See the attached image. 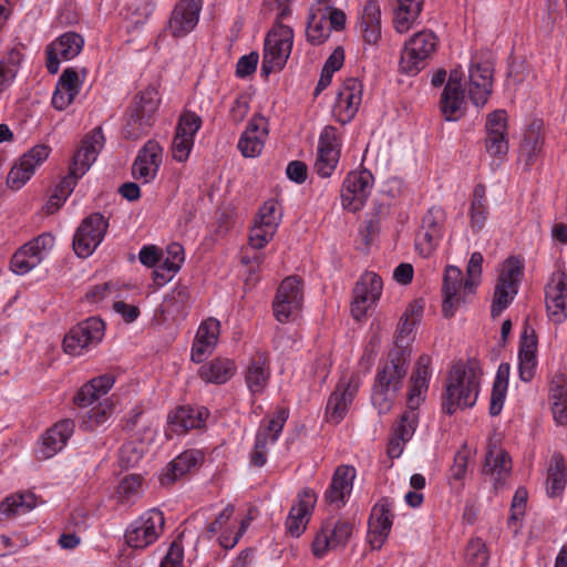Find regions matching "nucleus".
I'll use <instances>...</instances> for the list:
<instances>
[{"mask_svg":"<svg viewBox=\"0 0 567 567\" xmlns=\"http://www.w3.org/2000/svg\"><path fill=\"white\" fill-rule=\"evenodd\" d=\"M483 372L476 361L457 363L451 369L442 394V412L453 415L458 409L472 408L480 393Z\"/></svg>","mask_w":567,"mask_h":567,"instance_id":"obj_1","label":"nucleus"},{"mask_svg":"<svg viewBox=\"0 0 567 567\" xmlns=\"http://www.w3.org/2000/svg\"><path fill=\"white\" fill-rule=\"evenodd\" d=\"M408 369V358L401 348L390 351L385 362L378 369L371 402L380 415L388 414L392 410Z\"/></svg>","mask_w":567,"mask_h":567,"instance_id":"obj_2","label":"nucleus"},{"mask_svg":"<svg viewBox=\"0 0 567 567\" xmlns=\"http://www.w3.org/2000/svg\"><path fill=\"white\" fill-rule=\"evenodd\" d=\"M431 358L426 354L419 357L412 375L410 378V390L408 393V408L394 426L393 434L410 441L417 426V408L424 400L423 393L427 391L430 380Z\"/></svg>","mask_w":567,"mask_h":567,"instance_id":"obj_3","label":"nucleus"},{"mask_svg":"<svg viewBox=\"0 0 567 567\" xmlns=\"http://www.w3.org/2000/svg\"><path fill=\"white\" fill-rule=\"evenodd\" d=\"M159 101V94L155 86H147L134 97L122 130L125 138L135 141L148 133L154 123Z\"/></svg>","mask_w":567,"mask_h":567,"instance_id":"obj_4","label":"nucleus"},{"mask_svg":"<svg viewBox=\"0 0 567 567\" xmlns=\"http://www.w3.org/2000/svg\"><path fill=\"white\" fill-rule=\"evenodd\" d=\"M293 43V31L290 27L276 20V25L265 39L261 74L268 76L280 71L287 63Z\"/></svg>","mask_w":567,"mask_h":567,"instance_id":"obj_5","label":"nucleus"},{"mask_svg":"<svg viewBox=\"0 0 567 567\" xmlns=\"http://www.w3.org/2000/svg\"><path fill=\"white\" fill-rule=\"evenodd\" d=\"M523 269V264L517 257H508L503 262L491 309L493 317L499 316L516 296Z\"/></svg>","mask_w":567,"mask_h":567,"instance_id":"obj_6","label":"nucleus"},{"mask_svg":"<svg viewBox=\"0 0 567 567\" xmlns=\"http://www.w3.org/2000/svg\"><path fill=\"white\" fill-rule=\"evenodd\" d=\"M105 332V323L97 317L87 318L65 334L63 339V349L68 354L81 355L84 351L97 346Z\"/></svg>","mask_w":567,"mask_h":567,"instance_id":"obj_7","label":"nucleus"},{"mask_svg":"<svg viewBox=\"0 0 567 567\" xmlns=\"http://www.w3.org/2000/svg\"><path fill=\"white\" fill-rule=\"evenodd\" d=\"M436 49V37L431 31L415 33L404 45L401 53V72L415 75L424 66L425 61Z\"/></svg>","mask_w":567,"mask_h":567,"instance_id":"obj_8","label":"nucleus"},{"mask_svg":"<svg viewBox=\"0 0 567 567\" xmlns=\"http://www.w3.org/2000/svg\"><path fill=\"white\" fill-rule=\"evenodd\" d=\"M303 301V285L297 276L285 278L279 285L272 301L274 316L279 322L293 320L300 312Z\"/></svg>","mask_w":567,"mask_h":567,"instance_id":"obj_9","label":"nucleus"},{"mask_svg":"<svg viewBox=\"0 0 567 567\" xmlns=\"http://www.w3.org/2000/svg\"><path fill=\"white\" fill-rule=\"evenodd\" d=\"M164 514L158 509H150L135 519L125 532L126 544L143 549L157 540L164 530Z\"/></svg>","mask_w":567,"mask_h":567,"instance_id":"obj_10","label":"nucleus"},{"mask_svg":"<svg viewBox=\"0 0 567 567\" xmlns=\"http://www.w3.org/2000/svg\"><path fill=\"white\" fill-rule=\"evenodd\" d=\"M109 228V220L101 213H93L79 225L73 237V249L78 257L86 258L102 243Z\"/></svg>","mask_w":567,"mask_h":567,"instance_id":"obj_11","label":"nucleus"},{"mask_svg":"<svg viewBox=\"0 0 567 567\" xmlns=\"http://www.w3.org/2000/svg\"><path fill=\"white\" fill-rule=\"evenodd\" d=\"M341 152V140L334 126H326L318 142L315 172L323 178L330 177L336 171Z\"/></svg>","mask_w":567,"mask_h":567,"instance_id":"obj_12","label":"nucleus"},{"mask_svg":"<svg viewBox=\"0 0 567 567\" xmlns=\"http://www.w3.org/2000/svg\"><path fill=\"white\" fill-rule=\"evenodd\" d=\"M353 532V524L343 519H328L312 542V553L320 558L328 550L344 547Z\"/></svg>","mask_w":567,"mask_h":567,"instance_id":"obj_13","label":"nucleus"},{"mask_svg":"<svg viewBox=\"0 0 567 567\" xmlns=\"http://www.w3.org/2000/svg\"><path fill=\"white\" fill-rule=\"evenodd\" d=\"M383 282L381 277L372 271L364 272L353 288V301L351 313L355 320H360L367 311L380 299Z\"/></svg>","mask_w":567,"mask_h":567,"instance_id":"obj_14","label":"nucleus"},{"mask_svg":"<svg viewBox=\"0 0 567 567\" xmlns=\"http://www.w3.org/2000/svg\"><path fill=\"white\" fill-rule=\"evenodd\" d=\"M54 245L51 234H42L21 247L11 258V269L18 275H24L43 260L45 251Z\"/></svg>","mask_w":567,"mask_h":567,"instance_id":"obj_15","label":"nucleus"},{"mask_svg":"<svg viewBox=\"0 0 567 567\" xmlns=\"http://www.w3.org/2000/svg\"><path fill=\"white\" fill-rule=\"evenodd\" d=\"M373 184V176L368 171L350 172L343 181L341 202L350 212L360 210L368 199Z\"/></svg>","mask_w":567,"mask_h":567,"instance_id":"obj_16","label":"nucleus"},{"mask_svg":"<svg viewBox=\"0 0 567 567\" xmlns=\"http://www.w3.org/2000/svg\"><path fill=\"white\" fill-rule=\"evenodd\" d=\"M443 302L442 312L444 317L454 316L457 308L466 301L470 290L465 287V279L462 270L456 266H447L443 277Z\"/></svg>","mask_w":567,"mask_h":567,"instance_id":"obj_17","label":"nucleus"},{"mask_svg":"<svg viewBox=\"0 0 567 567\" xmlns=\"http://www.w3.org/2000/svg\"><path fill=\"white\" fill-rule=\"evenodd\" d=\"M362 93L363 85L357 78H348L343 81L332 111L339 123L347 124L355 116L362 102Z\"/></svg>","mask_w":567,"mask_h":567,"instance_id":"obj_18","label":"nucleus"},{"mask_svg":"<svg viewBox=\"0 0 567 567\" xmlns=\"http://www.w3.org/2000/svg\"><path fill=\"white\" fill-rule=\"evenodd\" d=\"M84 45V39L76 32H65L45 48L47 69L49 73L59 71L61 61H69L78 56Z\"/></svg>","mask_w":567,"mask_h":567,"instance_id":"obj_19","label":"nucleus"},{"mask_svg":"<svg viewBox=\"0 0 567 567\" xmlns=\"http://www.w3.org/2000/svg\"><path fill=\"white\" fill-rule=\"evenodd\" d=\"M359 383L357 375L349 379L342 378L339 381L327 402L326 417L328 422L338 424L343 420L358 392Z\"/></svg>","mask_w":567,"mask_h":567,"instance_id":"obj_20","label":"nucleus"},{"mask_svg":"<svg viewBox=\"0 0 567 567\" xmlns=\"http://www.w3.org/2000/svg\"><path fill=\"white\" fill-rule=\"evenodd\" d=\"M203 0H179L167 22V32L173 38H183L192 32L198 23Z\"/></svg>","mask_w":567,"mask_h":567,"instance_id":"obj_21","label":"nucleus"},{"mask_svg":"<svg viewBox=\"0 0 567 567\" xmlns=\"http://www.w3.org/2000/svg\"><path fill=\"white\" fill-rule=\"evenodd\" d=\"M49 154L50 147L43 144L35 145L23 154L8 174V186L11 189H20L34 174L35 168L48 158Z\"/></svg>","mask_w":567,"mask_h":567,"instance_id":"obj_22","label":"nucleus"},{"mask_svg":"<svg viewBox=\"0 0 567 567\" xmlns=\"http://www.w3.org/2000/svg\"><path fill=\"white\" fill-rule=\"evenodd\" d=\"M546 309L550 320L561 323L567 318V274L556 271L551 275L545 290Z\"/></svg>","mask_w":567,"mask_h":567,"instance_id":"obj_23","label":"nucleus"},{"mask_svg":"<svg viewBox=\"0 0 567 567\" xmlns=\"http://www.w3.org/2000/svg\"><path fill=\"white\" fill-rule=\"evenodd\" d=\"M393 501L382 497L371 511L369 518V543L380 549L388 538L393 523Z\"/></svg>","mask_w":567,"mask_h":567,"instance_id":"obj_24","label":"nucleus"},{"mask_svg":"<svg viewBox=\"0 0 567 567\" xmlns=\"http://www.w3.org/2000/svg\"><path fill=\"white\" fill-rule=\"evenodd\" d=\"M465 103L462 74L460 71L453 70L440 101V107L445 120L457 121L464 113Z\"/></svg>","mask_w":567,"mask_h":567,"instance_id":"obj_25","label":"nucleus"},{"mask_svg":"<svg viewBox=\"0 0 567 567\" xmlns=\"http://www.w3.org/2000/svg\"><path fill=\"white\" fill-rule=\"evenodd\" d=\"M162 153L163 150L156 141H147L132 165L133 177L144 183L153 181L162 164Z\"/></svg>","mask_w":567,"mask_h":567,"instance_id":"obj_26","label":"nucleus"},{"mask_svg":"<svg viewBox=\"0 0 567 567\" xmlns=\"http://www.w3.org/2000/svg\"><path fill=\"white\" fill-rule=\"evenodd\" d=\"M468 95L472 103L483 106L488 101L493 87V66L489 62H475L470 68Z\"/></svg>","mask_w":567,"mask_h":567,"instance_id":"obj_27","label":"nucleus"},{"mask_svg":"<svg viewBox=\"0 0 567 567\" xmlns=\"http://www.w3.org/2000/svg\"><path fill=\"white\" fill-rule=\"evenodd\" d=\"M544 142V123L539 120L532 122L524 134L518 155L524 171H530L537 163L543 152Z\"/></svg>","mask_w":567,"mask_h":567,"instance_id":"obj_28","label":"nucleus"},{"mask_svg":"<svg viewBox=\"0 0 567 567\" xmlns=\"http://www.w3.org/2000/svg\"><path fill=\"white\" fill-rule=\"evenodd\" d=\"M267 135V120L262 115H254L238 142V148L241 152L243 156H258L264 148Z\"/></svg>","mask_w":567,"mask_h":567,"instance_id":"obj_29","label":"nucleus"},{"mask_svg":"<svg viewBox=\"0 0 567 567\" xmlns=\"http://www.w3.org/2000/svg\"><path fill=\"white\" fill-rule=\"evenodd\" d=\"M316 499V493L312 489L303 488L300 492L298 503L290 508L286 520L287 532L291 536L299 537L305 532Z\"/></svg>","mask_w":567,"mask_h":567,"instance_id":"obj_30","label":"nucleus"},{"mask_svg":"<svg viewBox=\"0 0 567 567\" xmlns=\"http://www.w3.org/2000/svg\"><path fill=\"white\" fill-rule=\"evenodd\" d=\"M355 470L352 466L340 465L336 468L331 483L324 493V498L330 505L340 508L346 503V497L352 491Z\"/></svg>","mask_w":567,"mask_h":567,"instance_id":"obj_31","label":"nucleus"},{"mask_svg":"<svg viewBox=\"0 0 567 567\" xmlns=\"http://www.w3.org/2000/svg\"><path fill=\"white\" fill-rule=\"evenodd\" d=\"M219 332L220 323L215 318H208L200 323L192 348V361L200 363L207 354L213 352Z\"/></svg>","mask_w":567,"mask_h":567,"instance_id":"obj_32","label":"nucleus"},{"mask_svg":"<svg viewBox=\"0 0 567 567\" xmlns=\"http://www.w3.org/2000/svg\"><path fill=\"white\" fill-rule=\"evenodd\" d=\"M74 421L64 419L51 426L42 436L40 450L43 458H50L60 452L74 432Z\"/></svg>","mask_w":567,"mask_h":567,"instance_id":"obj_33","label":"nucleus"},{"mask_svg":"<svg viewBox=\"0 0 567 567\" xmlns=\"http://www.w3.org/2000/svg\"><path fill=\"white\" fill-rule=\"evenodd\" d=\"M536 349L537 339L535 332L529 327L525 326L520 336L519 352H518V372L519 378L524 382H529L536 371Z\"/></svg>","mask_w":567,"mask_h":567,"instance_id":"obj_34","label":"nucleus"},{"mask_svg":"<svg viewBox=\"0 0 567 567\" xmlns=\"http://www.w3.org/2000/svg\"><path fill=\"white\" fill-rule=\"evenodd\" d=\"M103 142L104 136L102 130H94L90 137L82 142L81 147L74 154L70 165L73 172H78V174L84 175L96 159V156L103 146Z\"/></svg>","mask_w":567,"mask_h":567,"instance_id":"obj_35","label":"nucleus"},{"mask_svg":"<svg viewBox=\"0 0 567 567\" xmlns=\"http://www.w3.org/2000/svg\"><path fill=\"white\" fill-rule=\"evenodd\" d=\"M203 460L199 451L188 450L168 463L166 471L161 475V484L169 486L195 468Z\"/></svg>","mask_w":567,"mask_h":567,"instance_id":"obj_36","label":"nucleus"},{"mask_svg":"<svg viewBox=\"0 0 567 567\" xmlns=\"http://www.w3.org/2000/svg\"><path fill=\"white\" fill-rule=\"evenodd\" d=\"M511 470L512 461L508 453L496 445H489L485 454V463L482 472L484 475H489L494 480L495 488L502 485V481L509 475Z\"/></svg>","mask_w":567,"mask_h":567,"instance_id":"obj_37","label":"nucleus"},{"mask_svg":"<svg viewBox=\"0 0 567 567\" xmlns=\"http://www.w3.org/2000/svg\"><path fill=\"white\" fill-rule=\"evenodd\" d=\"M270 377L269 360L265 353H256L246 370V383L252 394L264 392Z\"/></svg>","mask_w":567,"mask_h":567,"instance_id":"obj_38","label":"nucleus"},{"mask_svg":"<svg viewBox=\"0 0 567 567\" xmlns=\"http://www.w3.org/2000/svg\"><path fill=\"white\" fill-rule=\"evenodd\" d=\"M359 29L363 40L368 44H377L381 38V10L377 1L370 0L365 3Z\"/></svg>","mask_w":567,"mask_h":567,"instance_id":"obj_39","label":"nucleus"},{"mask_svg":"<svg viewBox=\"0 0 567 567\" xmlns=\"http://www.w3.org/2000/svg\"><path fill=\"white\" fill-rule=\"evenodd\" d=\"M236 372V364L227 358H215L198 369L199 378L207 383H226Z\"/></svg>","mask_w":567,"mask_h":567,"instance_id":"obj_40","label":"nucleus"},{"mask_svg":"<svg viewBox=\"0 0 567 567\" xmlns=\"http://www.w3.org/2000/svg\"><path fill=\"white\" fill-rule=\"evenodd\" d=\"M424 0H398L393 11V25L396 32H408L417 21Z\"/></svg>","mask_w":567,"mask_h":567,"instance_id":"obj_41","label":"nucleus"},{"mask_svg":"<svg viewBox=\"0 0 567 567\" xmlns=\"http://www.w3.org/2000/svg\"><path fill=\"white\" fill-rule=\"evenodd\" d=\"M567 483V471L563 455L555 453L549 462L546 480V492L550 497L559 496Z\"/></svg>","mask_w":567,"mask_h":567,"instance_id":"obj_42","label":"nucleus"},{"mask_svg":"<svg viewBox=\"0 0 567 567\" xmlns=\"http://www.w3.org/2000/svg\"><path fill=\"white\" fill-rule=\"evenodd\" d=\"M171 424L175 427L176 432H187L192 429L200 427L204 423V412L199 409L190 406L177 408L168 415Z\"/></svg>","mask_w":567,"mask_h":567,"instance_id":"obj_43","label":"nucleus"},{"mask_svg":"<svg viewBox=\"0 0 567 567\" xmlns=\"http://www.w3.org/2000/svg\"><path fill=\"white\" fill-rule=\"evenodd\" d=\"M37 506V497L33 493H19L7 497L0 504V517L10 518L25 514Z\"/></svg>","mask_w":567,"mask_h":567,"instance_id":"obj_44","label":"nucleus"},{"mask_svg":"<svg viewBox=\"0 0 567 567\" xmlns=\"http://www.w3.org/2000/svg\"><path fill=\"white\" fill-rule=\"evenodd\" d=\"M189 289L186 286L178 285L164 299L162 311L172 318L184 317L189 307Z\"/></svg>","mask_w":567,"mask_h":567,"instance_id":"obj_45","label":"nucleus"},{"mask_svg":"<svg viewBox=\"0 0 567 567\" xmlns=\"http://www.w3.org/2000/svg\"><path fill=\"white\" fill-rule=\"evenodd\" d=\"M306 34L307 40L312 45L322 44L330 37V25L327 21V14L321 13V8H311Z\"/></svg>","mask_w":567,"mask_h":567,"instance_id":"obj_46","label":"nucleus"},{"mask_svg":"<svg viewBox=\"0 0 567 567\" xmlns=\"http://www.w3.org/2000/svg\"><path fill=\"white\" fill-rule=\"evenodd\" d=\"M22 56V52L19 48H12L0 60V93L6 91L13 83Z\"/></svg>","mask_w":567,"mask_h":567,"instance_id":"obj_47","label":"nucleus"},{"mask_svg":"<svg viewBox=\"0 0 567 567\" xmlns=\"http://www.w3.org/2000/svg\"><path fill=\"white\" fill-rule=\"evenodd\" d=\"M470 214L472 227L477 230L482 229L487 215L485 187L482 184L476 185L474 188Z\"/></svg>","mask_w":567,"mask_h":567,"instance_id":"obj_48","label":"nucleus"},{"mask_svg":"<svg viewBox=\"0 0 567 567\" xmlns=\"http://www.w3.org/2000/svg\"><path fill=\"white\" fill-rule=\"evenodd\" d=\"M553 400V415L558 424H567V385L565 382L558 381L550 389Z\"/></svg>","mask_w":567,"mask_h":567,"instance_id":"obj_49","label":"nucleus"},{"mask_svg":"<svg viewBox=\"0 0 567 567\" xmlns=\"http://www.w3.org/2000/svg\"><path fill=\"white\" fill-rule=\"evenodd\" d=\"M113 413V404L109 401L99 403L92 408L83 419L81 427L85 431H94L104 424Z\"/></svg>","mask_w":567,"mask_h":567,"instance_id":"obj_50","label":"nucleus"},{"mask_svg":"<svg viewBox=\"0 0 567 567\" xmlns=\"http://www.w3.org/2000/svg\"><path fill=\"white\" fill-rule=\"evenodd\" d=\"M465 560L472 567H486L489 553L486 544L478 537L471 538L465 551Z\"/></svg>","mask_w":567,"mask_h":567,"instance_id":"obj_51","label":"nucleus"},{"mask_svg":"<svg viewBox=\"0 0 567 567\" xmlns=\"http://www.w3.org/2000/svg\"><path fill=\"white\" fill-rule=\"evenodd\" d=\"M143 477L138 474H131L125 476L118 487L117 497L122 504L131 503L135 497L140 496L142 492Z\"/></svg>","mask_w":567,"mask_h":567,"instance_id":"obj_52","label":"nucleus"},{"mask_svg":"<svg viewBox=\"0 0 567 567\" xmlns=\"http://www.w3.org/2000/svg\"><path fill=\"white\" fill-rule=\"evenodd\" d=\"M82 176L83 175L78 174V172H73V169L69 167V175L65 176L55 187L54 193L50 198V204L55 205V207L59 208L61 203H63L71 195L78 183V179Z\"/></svg>","mask_w":567,"mask_h":567,"instance_id":"obj_53","label":"nucleus"},{"mask_svg":"<svg viewBox=\"0 0 567 567\" xmlns=\"http://www.w3.org/2000/svg\"><path fill=\"white\" fill-rule=\"evenodd\" d=\"M281 219V212L278 202L270 199L267 200L259 209L258 219L256 223L268 228L272 225V229L277 230Z\"/></svg>","mask_w":567,"mask_h":567,"instance_id":"obj_54","label":"nucleus"},{"mask_svg":"<svg viewBox=\"0 0 567 567\" xmlns=\"http://www.w3.org/2000/svg\"><path fill=\"white\" fill-rule=\"evenodd\" d=\"M288 415L289 412L287 409H278L275 415L269 420L268 425L266 427H260L258 432H266L268 442L275 443L287 422Z\"/></svg>","mask_w":567,"mask_h":567,"instance_id":"obj_55","label":"nucleus"},{"mask_svg":"<svg viewBox=\"0 0 567 567\" xmlns=\"http://www.w3.org/2000/svg\"><path fill=\"white\" fill-rule=\"evenodd\" d=\"M482 264V254L477 251L473 252L467 264V278L465 279V287L470 290V292H475V289L481 281Z\"/></svg>","mask_w":567,"mask_h":567,"instance_id":"obj_56","label":"nucleus"},{"mask_svg":"<svg viewBox=\"0 0 567 567\" xmlns=\"http://www.w3.org/2000/svg\"><path fill=\"white\" fill-rule=\"evenodd\" d=\"M202 126V118L194 112H184L176 126V133L194 138Z\"/></svg>","mask_w":567,"mask_h":567,"instance_id":"obj_57","label":"nucleus"},{"mask_svg":"<svg viewBox=\"0 0 567 567\" xmlns=\"http://www.w3.org/2000/svg\"><path fill=\"white\" fill-rule=\"evenodd\" d=\"M424 310L423 300H414L411 302L401 318V332H410L419 322Z\"/></svg>","mask_w":567,"mask_h":567,"instance_id":"obj_58","label":"nucleus"},{"mask_svg":"<svg viewBox=\"0 0 567 567\" xmlns=\"http://www.w3.org/2000/svg\"><path fill=\"white\" fill-rule=\"evenodd\" d=\"M143 456L142 450L134 442H128L122 445L118 452V463L123 468L135 466Z\"/></svg>","mask_w":567,"mask_h":567,"instance_id":"obj_59","label":"nucleus"},{"mask_svg":"<svg viewBox=\"0 0 567 567\" xmlns=\"http://www.w3.org/2000/svg\"><path fill=\"white\" fill-rule=\"evenodd\" d=\"M445 221V213L440 207H432L422 218V230H433L443 236V225Z\"/></svg>","mask_w":567,"mask_h":567,"instance_id":"obj_60","label":"nucleus"},{"mask_svg":"<svg viewBox=\"0 0 567 567\" xmlns=\"http://www.w3.org/2000/svg\"><path fill=\"white\" fill-rule=\"evenodd\" d=\"M276 230L272 229V225H268V228L255 223L249 236V243L252 248L261 249L265 247L274 237Z\"/></svg>","mask_w":567,"mask_h":567,"instance_id":"obj_61","label":"nucleus"},{"mask_svg":"<svg viewBox=\"0 0 567 567\" xmlns=\"http://www.w3.org/2000/svg\"><path fill=\"white\" fill-rule=\"evenodd\" d=\"M193 145L194 138L175 133L172 143L173 158L177 162H185L189 156Z\"/></svg>","mask_w":567,"mask_h":567,"instance_id":"obj_62","label":"nucleus"},{"mask_svg":"<svg viewBox=\"0 0 567 567\" xmlns=\"http://www.w3.org/2000/svg\"><path fill=\"white\" fill-rule=\"evenodd\" d=\"M56 89L61 91H65L68 93H72L73 95H78L80 91V81H79V74L73 68L65 69L58 83Z\"/></svg>","mask_w":567,"mask_h":567,"instance_id":"obj_63","label":"nucleus"},{"mask_svg":"<svg viewBox=\"0 0 567 567\" xmlns=\"http://www.w3.org/2000/svg\"><path fill=\"white\" fill-rule=\"evenodd\" d=\"M506 112L496 110L492 112L486 120V134L506 135Z\"/></svg>","mask_w":567,"mask_h":567,"instance_id":"obj_64","label":"nucleus"}]
</instances>
